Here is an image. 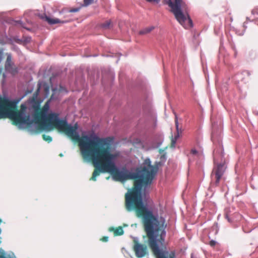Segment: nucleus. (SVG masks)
Instances as JSON below:
<instances>
[{
	"label": "nucleus",
	"instance_id": "a878e982",
	"mask_svg": "<svg viewBox=\"0 0 258 258\" xmlns=\"http://www.w3.org/2000/svg\"><path fill=\"white\" fill-rule=\"evenodd\" d=\"M245 73H246L248 75H249V73L248 72H245Z\"/></svg>",
	"mask_w": 258,
	"mask_h": 258
},
{
	"label": "nucleus",
	"instance_id": "4468645a",
	"mask_svg": "<svg viewBox=\"0 0 258 258\" xmlns=\"http://www.w3.org/2000/svg\"><path fill=\"white\" fill-rule=\"evenodd\" d=\"M229 212H230V210L229 209H228V208L225 209V212H224V216H225V218L227 219L228 222H231V220L229 218Z\"/></svg>",
	"mask_w": 258,
	"mask_h": 258
},
{
	"label": "nucleus",
	"instance_id": "f3484780",
	"mask_svg": "<svg viewBox=\"0 0 258 258\" xmlns=\"http://www.w3.org/2000/svg\"><path fill=\"white\" fill-rule=\"evenodd\" d=\"M110 24V21H107L102 24V27L105 29H107L109 27Z\"/></svg>",
	"mask_w": 258,
	"mask_h": 258
},
{
	"label": "nucleus",
	"instance_id": "2eb2a0df",
	"mask_svg": "<svg viewBox=\"0 0 258 258\" xmlns=\"http://www.w3.org/2000/svg\"><path fill=\"white\" fill-rule=\"evenodd\" d=\"M80 8H73L69 10H63L62 11V12H69V13H75V12H78L80 11Z\"/></svg>",
	"mask_w": 258,
	"mask_h": 258
},
{
	"label": "nucleus",
	"instance_id": "aec40b11",
	"mask_svg": "<svg viewBox=\"0 0 258 258\" xmlns=\"http://www.w3.org/2000/svg\"><path fill=\"white\" fill-rule=\"evenodd\" d=\"M100 240L102 242H107L108 240V237L107 236H103L101 239Z\"/></svg>",
	"mask_w": 258,
	"mask_h": 258
},
{
	"label": "nucleus",
	"instance_id": "f03ea898",
	"mask_svg": "<svg viewBox=\"0 0 258 258\" xmlns=\"http://www.w3.org/2000/svg\"><path fill=\"white\" fill-rule=\"evenodd\" d=\"M56 128L64 133L73 141L78 143L84 159L92 162L95 169L102 165L105 170L110 166V160L113 156L109 152V144L111 137L100 138L95 135H82L80 137L77 132V124L71 126L66 120L59 119L56 113L48 114L40 129L50 131Z\"/></svg>",
	"mask_w": 258,
	"mask_h": 258
},
{
	"label": "nucleus",
	"instance_id": "6e6552de",
	"mask_svg": "<svg viewBox=\"0 0 258 258\" xmlns=\"http://www.w3.org/2000/svg\"><path fill=\"white\" fill-rule=\"evenodd\" d=\"M45 20L49 24H55L57 23H65L69 21V20L61 21L57 18H50L47 16H45Z\"/></svg>",
	"mask_w": 258,
	"mask_h": 258
},
{
	"label": "nucleus",
	"instance_id": "dca6fc26",
	"mask_svg": "<svg viewBox=\"0 0 258 258\" xmlns=\"http://www.w3.org/2000/svg\"><path fill=\"white\" fill-rule=\"evenodd\" d=\"M42 138L44 141L47 142L48 143H50L52 141V138L49 136L43 135Z\"/></svg>",
	"mask_w": 258,
	"mask_h": 258
},
{
	"label": "nucleus",
	"instance_id": "20e7f679",
	"mask_svg": "<svg viewBox=\"0 0 258 258\" xmlns=\"http://www.w3.org/2000/svg\"><path fill=\"white\" fill-rule=\"evenodd\" d=\"M165 4L171 9L177 21L184 28L192 27V20L188 15V7L182 0H168Z\"/></svg>",
	"mask_w": 258,
	"mask_h": 258
},
{
	"label": "nucleus",
	"instance_id": "ddd939ff",
	"mask_svg": "<svg viewBox=\"0 0 258 258\" xmlns=\"http://www.w3.org/2000/svg\"><path fill=\"white\" fill-rule=\"evenodd\" d=\"M49 106L48 102H46L42 108H40V109L46 115L49 110Z\"/></svg>",
	"mask_w": 258,
	"mask_h": 258
},
{
	"label": "nucleus",
	"instance_id": "0eeeda50",
	"mask_svg": "<svg viewBox=\"0 0 258 258\" xmlns=\"http://www.w3.org/2000/svg\"><path fill=\"white\" fill-rule=\"evenodd\" d=\"M134 243L133 249L136 255L138 257H142L145 256L147 253V246L139 243L137 240H134Z\"/></svg>",
	"mask_w": 258,
	"mask_h": 258
},
{
	"label": "nucleus",
	"instance_id": "9b49d317",
	"mask_svg": "<svg viewBox=\"0 0 258 258\" xmlns=\"http://www.w3.org/2000/svg\"><path fill=\"white\" fill-rule=\"evenodd\" d=\"M174 114H175V123L176 130V132H177V135L175 137V140H176L177 138H178L179 137L180 135L182 133V128H181V127H179L177 115L176 114V113H174Z\"/></svg>",
	"mask_w": 258,
	"mask_h": 258
},
{
	"label": "nucleus",
	"instance_id": "6ab92c4d",
	"mask_svg": "<svg viewBox=\"0 0 258 258\" xmlns=\"http://www.w3.org/2000/svg\"><path fill=\"white\" fill-rule=\"evenodd\" d=\"M92 2H93V0H84V5L86 6L90 5L92 3Z\"/></svg>",
	"mask_w": 258,
	"mask_h": 258
},
{
	"label": "nucleus",
	"instance_id": "7ed1b4c3",
	"mask_svg": "<svg viewBox=\"0 0 258 258\" xmlns=\"http://www.w3.org/2000/svg\"><path fill=\"white\" fill-rule=\"evenodd\" d=\"M26 108V106L22 104L20 109L18 110L15 102L3 99L0 101V118H9L15 125H30L33 121L30 119L29 115H24Z\"/></svg>",
	"mask_w": 258,
	"mask_h": 258
},
{
	"label": "nucleus",
	"instance_id": "4be33fe9",
	"mask_svg": "<svg viewBox=\"0 0 258 258\" xmlns=\"http://www.w3.org/2000/svg\"><path fill=\"white\" fill-rule=\"evenodd\" d=\"M216 244V242L214 240H211L209 242V244L211 246H214Z\"/></svg>",
	"mask_w": 258,
	"mask_h": 258
},
{
	"label": "nucleus",
	"instance_id": "412c9836",
	"mask_svg": "<svg viewBox=\"0 0 258 258\" xmlns=\"http://www.w3.org/2000/svg\"><path fill=\"white\" fill-rule=\"evenodd\" d=\"M39 88H40V87H38V88L37 89V91L34 93V94L33 95V100H34L35 98L37 96L38 92L39 91Z\"/></svg>",
	"mask_w": 258,
	"mask_h": 258
},
{
	"label": "nucleus",
	"instance_id": "b1692460",
	"mask_svg": "<svg viewBox=\"0 0 258 258\" xmlns=\"http://www.w3.org/2000/svg\"><path fill=\"white\" fill-rule=\"evenodd\" d=\"M147 2L152 3V2H155V3H159V0H146Z\"/></svg>",
	"mask_w": 258,
	"mask_h": 258
},
{
	"label": "nucleus",
	"instance_id": "5701e85b",
	"mask_svg": "<svg viewBox=\"0 0 258 258\" xmlns=\"http://www.w3.org/2000/svg\"><path fill=\"white\" fill-rule=\"evenodd\" d=\"M191 154H194V155H196V154H197L198 153V152H197V151L196 150H195V149H192V150H191Z\"/></svg>",
	"mask_w": 258,
	"mask_h": 258
},
{
	"label": "nucleus",
	"instance_id": "9d476101",
	"mask_svg": "<svg viewBox=\"0 0 258 258\" xmlns=\"http://www.w3.org/2000/svg\"><path fill=\"white\" fill-rule=\"evenodd\" d=\"M13 62L12 61V57L10 54L7 56V60L5 63V69L8 71H11L12 68Z\"/></svg>",
	"mask_w": 258,
	"mask_h": 258
},
{
	"label": "nucleus",
	"instance_id": "39448f33",
	"mask_svg": "<svg viewBox=\"0 0 258 258\" xmlns=\"http://www.w3.org/2000/svg\"><path fill=\"white\" fill-rule=\"evenodd\" d=\"M226 167L225 165L222 163H219L216 165L212 170L211 176H215V184L218 186L219 184L220 180L221 179L225 171Z\"/></svg>",
	"mask_w": 258,
	"mask_h": 258
},
{
	"label": "nucleus",
	"instance_id": "bb28decb",
	"mask_svg": "<svg viewBox=\"0 0 258 258\" xmlns=\"http://www.w3.org/2000/svg\"><path fill=\"white\" fill-rule=\"evenodd\" d=\"M2 52L0 51V54H1Z\"/></svg>",
	"mask_w": 258,
	"mask_h": 258
},
{
	"label": "nucleus",
	"instance_id": "a211bd4d",
	"mask_svg": "<svg viewBox=\"0 0 258 258\" xmlns=\"http://www.w3.org/2000/svg\"><path fill=\"white\" fill-rule=\"evenodd\" d=\"M251 14L252 15H258V7L254 8L251 10Z\"/></svg>",
	"mask_w": 258,
	"mask_h": 258
},
{
	"label": "nucleus",
	"instance_id": "423d86ee",
	"mask_svg": "<svg viewBox=\"0 0 258 258\" xmlns=\"http://www.w3.org/2000/svg\"><path fill=\"white\" fill-rule=\"evenodd\" d=\"M35 112L33 114L34 120L35 123H37L41 128L45 118L47 115L45 114L40 109L39 105L34 106Z\"/></svg>",
	"mask_w": 258,
	"mask_h": 258
},
{
	"label": "nucleus",
	"instance_id": "f257e3e1",
	"mask_svg": "<svg viewBox=\"0 0 258 258\" xmlns=\"http://www.w3.org/2000/svg\"><path fill=\"white\" fill-rule=\"evenodd\" d=\"M113 138L111 137L109 144V152L113 156L110 160V166L106 169H102V165L95 169L90 180L96 181V177L101 173H109L114 180L123 181L127 179H134V186L129 189L125 195V206L128 211L134 210L139 218H142L144 230L148 237V243L156 257H175V252L170 253L167 251H162L159 248L157 242L161 244L164 241L165 228L167 225L165 220L162 217H156L153 211L148 209L143 204L141 190L142 186L150 185L155 178L158 170V165L164 162L166 160V154L164 149L159 150L160 154V161L156 165H152L150 160L146 159L143 166L138 173L130 172L125 168L120 171L116 166L115 161L119 157L118 152L111 153V143Z\"/></svg>",
	"mask_w": 258,
	"mask_h": 258
},
{
	"label": "nucleus",
	"instance_id": "f8f14e48",
	"mask_svg": "<svg viewBox=\"0 0 258 258\" xmlns=\"http://www.w3.org/2000/svg\"><path fill=\"white\" fill-rule=\"evenodd\" d=\"M155 27L154 26H150L146 28H145L140 31L139 34L140 35H146L149 33H150L152 30L154 29Z\"/></svg>",
	"mask_w": 258,
	"mask_h": 258
},
{
	"label": "nucleus",
	"instance_id": "393cba45",
	"mask_svg": "<svg viewBox=\"0 0 258 258\" xmlns=\"http://www.w3.org/2000/svg\"><path fill=\"white\" fill-rule=\"evenodd\" d=\"M175 143V141L172 140V145H174Z\"/></svg>",
	"mask_w": 258,
	"mask_h": 258
},
{
	"label": "nucleus",
	"instance_id": "1a4fd4ad",
	"mask_svg": "<svg viewBox=\"0 0 258 258\" xmlns=\"http://www.w3.org/2000/svg\"><path fill=\"white\" fill-rule=\"evenodd\" d=\"M109 230L110 231L113 232L114 236H120L122 235L124 233L122 228L120 226L116 228H114L113 227H110L109 228Z\"/></svg>",
	"mask_w": 258,
	"mask_h": 258
}]
</instances>
